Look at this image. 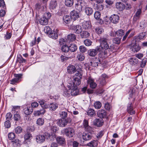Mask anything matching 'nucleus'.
I'll return each instance as SVG.
<instances>
[{"label":"nucleus","mask_w":147,"mask_h":147,"mask_svg":"<svg viewBox=\"0 0 147 147\" xmlns=\"http://www.w3.org/2000/svg\"><path fill=\"white\" fill-rule=\"evenodd\" d=\"M61 50L64 52H67L69 51V47L66 45H63L61 47Z\"/></svg>","instance_id":"13d9d810"},{"label":"nucleus","mask_w":147,"mask_h":147,"mask_svg":"<svg viewBox=\"0 0 147 147\" xmlns=\"http://www.w3.org/2000/svg\"><path fill=\"white\" fill-rule=\"evenodd\" d=\"M104 107L105 109L108 111H110L112 108L111 105L108 102L105 104Z\"/></svg>","instance_id":"e2e57ef3"},{"label":"nucleus","mask_w":147,"mask_h":147,"mask_svg":"<svg viewBox=\"0 0 147 147\" xmlns=\"http://www.w3.org/2000/svg\"><path fill=\"white\" fill-rule=\"evenodd\" d=\"M57 123L60 127H64L67 123L71 121V119L69 118L67 119L61 118L57 120Z\"/></svg>","instance_id":"20e7f679"},{"label":"nucleus","mask_w":147,"mask_h":147,"mask_svg":"<svg viewBox=\"0 0 147 147\" xmlns=\"http://www.w3.org/2000/svg\"><path fill=\"white\" fill-rule=\"evenodd\" d=\"M57 6V3L56 1H52L49 5V7L51 9H53L56 8Z\"/></svg>","instance_id":"79ce46f5"},{"label":"nucleus","mask_w":147,"mask_h":147,"mask_svg":"<svg viewBox=\"0 0 147 147\" xmlns=\"http://www.w3.org/2000/svg\"><path fill=\"white\" fill-rule=\"evenodd\" d=\"M70 16L71 19L76 20L78 18L79 15L76 11L73 10L70 12Z\"/></svg>","instance_id":"dca6fc26"},{"label":"nucleus","mask_w":147,"mask_h":147,"mask_svg":"<svg viewBox=\"0 0 147 147\" xmlns=\"http://www.w3.org/2000/svg\"><path fill=\"white\" fill-rule=\"evenodd\" d=\"M107 78V76L106 74H102L101 75L99 79V82L100 85L103 86L106 84V80Z\"/></svg>","instance_id":"f8f14e48"},{"label":"nucleus","mask_w":147,"mask_h":147,"mask_svg":"<svg viewBox=\"0 0 147 147\" xmlns=\"http://www.w3.org/2000/svg\"><path fill=\"white\" fill-rule=\"evenodd\" d=\"M67 87L69 89H70L71 94L72 96H76L78 94V91L77 87L72 86V84L70 83L67 84Z\"/></svg>","instance_id":"0eeeda50"},{"label":"nucleus","mask_w":147,"mask_h":147,"mask_svg":"<svg viewBox=\"0 0 147 147\" xmlns=\"http://www.w3.org/2000/svg\"><path fill=\"white\" fill-rule=\"evenodd\" d=\"M121 38L116 36V38H114L113 39V42L114 43L119 44L120 43Z\"/></svg>","instance_id":"4d7b16f0"},{"label":"nucleus","mask_w":147,"mask_h":147,"mask_svg":"<svg viewBox=\"0 0 147 147\" xmlns=\"http://www.w3.org/2000/svg\"><path fill=\"white\" fill-rule=\"evenodd\" d=\"M51 16L50 13L48 12L45 13L44 16L40 19L39 22L40 24L43 25H47L48 23V20Z\"/></svg>","instance_id":"7ed1b4c3"},{"label":"nucleus","mask_w":147,"mask_h":147,"mask_svg":"<svg viewBox=\"0 0 147 147\" xmlns=\"http://www.w3.org/2000/svg\"><path fill=\"white\" fill-rule=\"evenodd\" d=\"M130 47L132 49V51L134 52H137L140 49V47L139 45L136 44H131Z\"/></svg>","instance_id":"c85d7f7f"},{"label":"nucleus","mask_w":147,"mask_h":147,"mask_svg":"<svg viewBox=\"0 0 147 147\" xmlns=\"http://www.w3.org/2000/svg\"><path fill=\"white\" fill-rule=\"evenodd\" d=\"M20 106H13L12 109V113L14 112L15 113H18V112L20 111Z\"/></svg>","instance_id":"603ef678"},{"label":"nucleus","mask_w":147,"mask_h":147,"mask_svg":"<svg viewBox=\"0 0 147 147\" xmlns=\"http://www.w3.org/2000/svg\"><path fill=\"white\" fill-rule=\"evenodd\" d=\"M57 142L59 144H63L65 143V139L61 136H58L56 138Z\"/></svg>","instance_id":"7c9ffc66"},{"label":"nucleus","mask_w":147,"mask_h":147,"mask_svg":"<svg viewBox=\"0 0 147 147\" xmlns=\"http://www.w3.org/2000/svg\"><path fill=\"white\" fill-rule=\"evenodd\" d=\"M67 38L68 40L70 41H74L76 38V35L75 34H71L68 35Z\"/></svg>","instance_id":"e433bc0d"},{"label":"nucleus","mask_w":147,"mask_h":147,"mask_svg":"<svg viewBox=\"0 0 147 147\" xmlns=\"http://www.w3.org/2000/svg\"><path fill=\"white\" fill-rule=\"evenodd\" d=\"M88 84H89L90 88H95L97 84L94 82V80L90 78L88 80Z\"/></svg>","instance_id":"c756f323"},{"label":"nucleus","mask_w":147,"mask_h":147,"mask_svg":"<svg viewBox=\"0 0 147 147\" xmlns=\"http://www.w3.org/2000/svg\"><path fill=\"white\" fill-rule=\"evenodd\" d=\"M76 58L79 61H82L84 59L85 57L84 54L80 53L78 55Z\"/></svg>","instance_id":"5fc2aeb1"},{"label":"nucleus","mask_w":147,"mask_h":147,"mask_svg":"<svg viewBox=\"0 0 147 147\" xmlns=\"http://www.w3.org/2000/svg\"><path fill=\"white\" fill-rule=\"evenodd\" d=\"M97 115L100 118H105L106 116V112L103 109L99 110L98 113Z\"/></svg>","instance_id":"393cba45"},{"label":"nucleus","mask_w":147,"mask_h":147,"mask_svg":"<svg viewBox=\"0 0 147 147\" xmlns=\"http://www.w3.org/2000/svg\"><path fill=\"white\" fill-rule=\"evenodd\" d=\"M95 32L98 34H101L104 31L103 29L101 27H98L95 29Z\"/></svg>","instance_id":"6e6d98bb"},{"label":"nucleus","mask_w":147,"mask_h":147,"mask_svg":"<svg viewBox=\"0 0 147 147\" xmlns=\"http://www.w3.org/2000/svg\"><path fill=\"white\" fill-rule=\"evenodd\" d=\"M82 26L84 29L87 30L90 28L91 27V24L89 21H84L82 23Z\"/></svg>","instance_id":"a878e982"},{"label":"nucleus","mask_w":147,"mask_h":147,"mask_svg":"<svg viewBox=\"0 0 147 147\" xmlns=\"http://www.w3.org/2000/svg\"><path fill=\"white\" fill-rule=\"evenodd\" d=\"M147 62V60L146 59H143L140 63V67L142 68L144 67L146 65Z\"/></svg>","instance_id":"69168bd1"},{"label":"nucleus","mask_w":147,"mask_h":147,"mask_svg":"<svg viewBox=\"0 0 147 147\" xmlns=\"http://www.w3.org/2000/svg\"><path fill=\"white\" fill-rule=\"evenodd\" d=\"M21 116L18 113H14L13 119L15 121H18L21 119Z\"/></svg>","instance_id":"49530a36"},{"label":"nucleus","mask_w":147,"mask_h":147,"mask_svg":"<svg viewBox=\"0 0 147 147\" xmlns=\"http://www.w3.org/2000/svg\"><path fill=\"white\" fill-rule=\"evenodd\" d=\"M71 28L74 30V32L77 34L80 33L82 30V27L80 25H72Z\"/></svg>","instance_id":"9d476101"},{"label":"nucleus","mask_w":147,"mask_h":147,"mask_svg":"<svg viewBox=\"0 0 147 147\" xmlns=\"http://www.w3.org/2000/svg\"><path fill=\"white\" fill-rule=\"evenodd\" d=\"M84 43L86 46H89L91 45L92 42L90 40L86 39L84 40Z\"/></svg>","instance_id":"052dcab7"},{"label":"nucleus","mask_w":147,"mask_h":147,"mask_svg":"<svg viewBox=\"0 0 147 147\" xmlns=\"http://www.w3.org/2000/svg\"><path fill=\"white\" fill-rule=\"evenodd\" d=\"M74 3L73 0H65V4L68 7L71 6Z\"/></svg>","instance_id":"de8ad7c7"},{"label":"nucleus","mask_w":147,"mask_h":147,"mask_svg":"<svg viewBox=\"0 0 147 147\" xmlns=\"http://www.w3.org/2000/svg\"><path fill=\"white\" fill-rule=\"evenodd\" d=\"M69 51L72 52L76 51L77 48L76 45L74 44H71L69 47Z\"/></svg>","instance_id":"4c0bfd02"},{"label":"nucleus","mask_w":147,"mask_h":147,"mask_svg":"<svg viewBox=\"0 0 147 147\" xmlns=\"http://www.w3.org/2000/svg\"><path fill=\"white\" fill-rule=\"evenodd\" d=\"M117 32V36L121 38L122 36L124 34V31L122 30H119Z\"/></svg>","instance_id":"864d4df0"},{"label":"nucleus","mask_w":147,"mask_h":147,"mask_svg":"<svg viewBox=\"0 0 147 147\" xmlns=\"http://www.w3.org/2000/svg\"><path fill=\"white\" fill-rule=\"evenodd\" d=\"M40 105L42 108H45V109L47 108L48 107V105H47L44 100H40L38 101Z\"/></svg>","instance_id":"c03bdc74"},{"label":"nucleus","mask_w":147,"mask_h":147,"mask_svg":"<svg viewBox=\"0 0 147 147\" xmlns=\"http://www.w3.org/2000/svg\"><path fill=\"white\" fill-rule=\"evenodd\" d=\"M111 22L113 24L118 23L119 20V16L116 14H114L112 15L110 18Z\"/></svg>","instance_id":"1a4fd4ad"},{"label":"nucleus","mask_w":147,"mask_h":147,"mask_svg":"<svg viewBox=\"0 0 147 147\" xmlns=\"http://www.w3.org/2000/svg\"><path fill=\"white\" fill-rule=\"evenodd\" d=\"M15 135L14 133L13 132L10 133L8 134V137L10 140H12L15 138Z\"/></svg>","instance_id":"0e129e2a"},{"label":"nucleus","mask_w":147,"mask_h":147,"mask_svg":"<svg viewBox=\"0 0 147 147\" xmlns=\"http://www.w3.org/2000/svg\"><path fill=\"white\" fill-rule=\"evenodd\" d=\"M116 7L119 11H122L125 8V5L121 2H117L115 5Z\"/></svg>","instance_id":"bb28decb"},{"label":"nucleus","mask_w":147,"mask_h":147,"mask_svg":"<svg viewBox=\"0 0 147 147\" xmlns=\"http://www.w3.org/2000/svg\"><path fill=\"white\" fill-rule=\"evenodd\" d=\"M71 94L70 89L69 90L67 89H65L63 91V95L65 97H69Z\"/></svg>","instance_id":"09e8293b"},{"label":"nucleus","mask_w":147,"mask_h":147,"mask_svg":"<svg viewBox=\"0 0 147 147\" xmlns=\"http://www.w3.org/2000/svg\"><path fill=\"white\" fill-rule=\"evenodd\" d=\"M98 144L97 142L95 140L92 141L87 144L88 146L95 147L97 146Z\"/></svg>","instance_id":"37998d69"},{"label":"nucleus","mask_w":147,"mask_h":147,"mask_svg":"<svg viewBox=\"0 0 147 147\" xmlns=\"http://www.w3.org/2000/svg\"><path fill=\"white\" fill-rule=\"evenodd\" d=\"M109 40L108 36L106 35L100 38L99 39L100 45L97 46L95 49H91L88 51V55L92 57L94 56L98 51L102 55H106L107 54V50L109 52L112 51L114 49L113 45L109 46L107 43V41Z\"/></svg>","instance_id":"f257e3e1"},{"label":"nucleus","mask_w":147,"mask_h":147,"mask_svg":"<svg viewBox=\"0 0 147 147\" xmlns=\"http://www.w3.org/2000/svg\"><path fill=\"white\" fill-rule=\"evenodd\" d=\"M71 18L68 15H64L63 17V22L66 24H68L70 23L71 20Z\"/></svg>","instance_id":"f704fd0d"},{"label":"nucleus","mask_w":147,"mask_h":147,"mask_svg":"<svg viewBox=\"0 0 147 147\" xmlns=\"http://www.w3.org/2000/svg\"><path fill=\"white\" fill-rule=\"evenodd\" d=\"M58 30L57 29L54 30L51 32L50 34H49L48 36L49 37L53 39H56L58 38Z\"/></svg>","instance_id":"412c9836"},{"label":"nucleus","mask_w":147,"mask_h":147,"mask_svg":"<svg viewBox=\"0 0 147 147\" xmlns=\"http://www.w3.org/2000/svg\"><path fill=\"white\" fill-rule=\"evenodd\" d=\"M83 75V71L81 69H78L77 70L75 76L80 78H82Z\"/></svg>","instance_id":"58836bf2"},{"label":"nucleus","mask_w":147,"mask_h":147,"mask_svg":"<svg viewBox=\"0 0 147 147\" xmlns=\"http://www.w3.org/2000/svg\"><path fill=\"white\" fill-rule=\"evenodd\" d=\"M127 110L128 113L130 115L134 114L135 113V111L133 110L132 105L131 102L128 104L127 106Z\"/></svg>","instance_id":"5701e85b"},{"label":"nucleus","mask_w":147,"mask_h":147,"mask_svg":"<svg viewBox=\"0 0 147 147\" xmlns=\"http://www.w3.org/2000/svg\"><path fill=\"white\" fill-rule=\"evenodd\" d=\"M73 81V84H72V86L73 87H77L81 84V79L82 78H80L78 77H75Z\"/></svg>","instance_id":"2eb2a0df"},{"label":"nucleus","mask_w":147,"mask_h":147,"mask_svg":"<svg viewBox=\"0 0 147 147\" xmlns=\"http://www.w3.org/2000/svg\"><path fill=\"white\" fill-rule=\"evenodd\" d=\"M101 63V61L98 58H94L90 61L89 65L94 67H96Z\"/></svg>","instance_id":"423d86ee"},{"label":"nucleus","mask_w":147,"mask_h":147,"mask_svg":"<svg viewBox=\"0 0 147 147\" xmlns=\"http://www.w3.org/2000/svg\"><path fill=\"white\" fill-rule=\"evenodd\" d=\"M93 106L96 109H99L102 107V104L99 101L95 102L93 104Z\"/></svg>","instance_id":"a19ab883"},{"label":"nucleus","mask_w":147,"mask_h":147,"mask_svg":"<svg viewBox=\"0 0 147 147\" xmlns=\"http://www.w3.org/2000/svg\"><path fill=\"white\" fill-rule=\"evenodd\" d=\"M94 17L96 19H99L101 16L100 12L98 11L95 12L94 14Z\"/></svg>","instance_id":"680f3d73"},{"label":"nucleus","mask_w":147,"mask_h":147,"mask_svg":"<svg viewBox=\"0 0 147 147\" xmlns=\"http://www.w3.org/2000/svg\"><path fill=\"white\" fill-rule=\"evenodd\" d=\"M82 138L83 140L85 141L89 140L92 138V134L90 132H84L82 135Z\"/></svg>","instance_id":"4468645a"},{"label":"nucleus","mask_w":147,"mask_h":147,"mask_svg":"<svg viewBox=\"0 0 147 147\" xmlns=\"http://www.w3.org/2000/svg\"><path fill=\"white\" fill-rule=\"evenodd\" d=\"M33 111V109L32 107H27L24 109V112L26 115L31 114Z\"/></svg>","instance_id":"cd10ccee"},{"label":"nucleus","mask_w":147,"mask_h":147,"mask_svg":"<svg viewBox=\"0 0 147 147\" xmlns=\"http://www.w3.org/2000/svg\"><path fill=\"white\" fill-rule=\"evenodd\" d=\"M5 126L6 128H9L11 127V124L9 121L7 120L5 122Z\"/></svg>","instance_id":"774afa93"},{"label":"nucleus","mask_w":147,"mask_h":147,"mask_svg":"<svg viewBox=\"0 0 147 147\" xmlns=\"http://www.w3.org/2000/svg\"><path fill=\"white\" fill-rule=\"evenodd\" d=\"M104 5L102 3H97L94 7L95 9L99 11H101L103 9Z\"/></svg>","instance_id":"ea45409f"},{"label":"nucleus","mask_w":147,"mask_h":147,"mask_svg":"<svg viewBox=\"0 0 147 147\" xmlns=\"http://www.w3.org/2000/svg\"><path fill=\"white\" fill-rule=\"evenodd\" d=\"M80 33V36L82 38H86L89 36V32L85 31H82Z\"/></svg>","instance_id":"c9c22d12"},{"label":"nucleus","mask_w":147,"mask_h":147,"mask_svg":"<svg viewBox=\"0 0 147 147\" xmlns=\"http://www.w3.org/2000/svg\"><path fill=\"white\" fill-rule=\"evenodd\" d=\"M80 51L82 53L85 52L86 51V48L84 46H81L79 47Z\"/></svg>","instance_id":"338daca9"},{"label":"nucleus","mask_w":147,"mask_h":147,"mask_svg":"<svg viewBox=\"0 0 147 147\" xmlns=\"http://www.w3.org/2000/svg\"><path fill=\"white\" fill-rule=\"evenodd\" d=\"M130 63L133 65H137L138 63L139 60L136 57H131L129 59Z\"/></svg>","instance_id":"aec40b11"},{"label":"nucleus","mask_w":147,"mask_h":147,"mask_svg":"<svg viewBox=\"0 0 147 147\" xmlns=\"http://www.w3.org/2000/svg\"><path fill=\"white\" fill-rule=\"evenodd\" d=\"M142 12L141 9H139L137 10L133 18V21L134 22H136L139 19Z\"/></svg>","instance_id":"ddd939ff"},{"label":"nucleus","mask_w":147,"mask_h":147,"mask_svg":"<svg viewBox=\"0 0 147 147\" xmlns=\"http://www.w3.org/2000/svg\"><path fill=\"white\" fill-rule=\"evenodd\" d=\"M103 121L102 119H96L93 121V124L97 126L100 127L103 125Z\"/></svg>","instance_id":"f3484780"},{"label":"nucleus","mask_w":147,"mask_h":147,"mask_svg":"<svg viewBox=\"0 0 147 147\" xmlns=\"http://www.w3.org/2000/svg\"><path fill=\"white\" fill-rule=\"evenodd\" d=\"M86 3L83 1H79L75 4V7L76 9L79 12L82 11V8L85 7Z\"/></svg>","instance_id":"39448f33"},{"label":"nucleus","mask_w":147,"mask_h":147,"mask_svg":"<svg viewBox=\"0 0 147 147\" xmlns=\"http://www.w3.org/2000/svg\"><path fill=\"white\" fill-rule=\"evenodd\" d=\"M63 131V135H65L67 137L69 138L73 137L75 134L74 129L72 127L66 128L64 129Z\"/></svg>","instance_id":"f03ea898"},{"label":"nucleus","mask_w":147,"mask_h":147,"mask_svg":"<svg viewBox=\"0 0 147 147\" xmlns=\"http://www.w3.org/2000/svg\"><path fill=\"white\" fill-rule=\"evenodd\" d=\"M45 139V136L43 135H38L36 138V141L39 143H41L44 142Z\"/></svg>","instance_id":"6ab92c4d"},{"label":"nucleus","mask_w":147,"mask_h":147,"mask_svg":"<svg viewBox=\"0 0 147 147\" xmlns=\"http://www.w3.org/2000/svg\"><path fill=\"white\" fill-rule=\"evenodd\" d=\"M49 107L50 110L54 111L57 108L58 105L56 103H51L50 104Z\"/></svg>","instance_id":"72a5a7b5"},{"label":"nucleus","mask_w":147,"mask_h":147,"mask_svg":"<svg viewBox=\"0 0 147 147\" xmlns=\"http://www.w3.org/2000/svg\"><path fill=\"white\" fill-rule=\"evenodd\" d=\"M32 134L30 133L27 132L26 133L24 136V138L25 140L24 142V144H26V140H29L32 138Z\"/></svg>","instance_id":"2f4dec72"},{"label":"nucleus","mask_w":147,"mask_h":147,"mask_svg":"<svg viewBox=\"0 0 147 147\" xmlns=\"http://www.w3.org/2000/svg\"><path fill=\"white\" fill-rule=\"evenodd\" d=\"M45 108L42 107V109L36 111L35 112V115L36 116H38L41 114H44L46 112Z\"/></svg>","instance_id":"473e14b6"},{"label":"nucleus","mask_w":147,"mask_h":147,"mask_svg":"<svg viewBox=\"0 0 147 147\" xmlns=\"http://www.w3.org/2000/svg\"><path fill=\"white\" fill-rule=\"evenodd\" d=\"M45 138L49 141L53 140L55 138V136L54 133L51 134L46 133L45 135Z\"/></svg>","instance_id":"a211bd4d"},{"label":"nucleus","mask_w":147,"mask_h":147,"mask_svg":"<svg viewBox=\"0 0 147 147\" xmlns=\"http://www.w3.org/2000/svg\"><path fill=\"white\" fill-rule=\"evenodd\" d=\"M44 119L41 118H39L36 121L37 124L39 126H41L42 125L44 124Z\"/></svg>","instance_id":"8fccbe9b"},{"label":"nucleus","mask_w":147,"mask_h":147,"mask_svg":"<svg viewBox=\"0 0 147 147\" xmlns=\"http://www.w3.org/2000/svg\"><path fill=\"white\" fill-rule=\"evenodd\" d=\"M84 12L88 16L92 15L93 12V10L91 7H86V5L84 7Z\"/></svg>","instance_id":"4be33fe9"},{"label":"nucleus","mask_w":147,"mask_h":147,"mask_svg":"<svg viewBox=\"0 0 147 147\" xmlns=\"http://www.w3.org/2000/svg\"><path fill=\"white\" fill-rule=\"evenodd\" d=\"M67 72L70 74L74 73L76 71V68L72 65H70L67 67Z\"/></svg>","instance_id":"b1692460"},{"label":"nucleus","mask_w":147,"mask_h":147,"mask_svg":"<svg viewBox=\"0 0 147 147\" xmlns=\"http://www.w3.org/2000/svg\"><path fill=\"white\" fill-rule=\"evenodd\" d=\"M83 125L85 130L87 131H91L92 130V128L89 125L88 121L85 119L83 122Z\"/></svg>","instance_id":"9b49d317"},{"label":"nucleus","mask_w":147,"mask_h":147,"mask_svg":"<svg viewBox=\"0 0 147 147\" xmlns=\"http://www.w3.org/2000/svg\"><path fill=\"white\" fill-rule=\"evenodd\" d=\"M59 114L61 117L62 118L65 119L67 117V113L66 111H61L60 113Z\"/></svg>","instance_id":"bf43d9fd"},{"label":"nucleus","mask_w":147,"mask_h":147,"mask_svg":"<svg viewBox=\"0 0 147 147\" xmlns=\"http://www.w3.org/2000/svg\"><path fill=\"white\" fill-rule=\"evenodd\" d=\"M14 75L15 78L10 80V84H15L16 83H17L19 80L22 78V74H14Z\"/></svg>","instance_id":"6e6552de"},{"label":"nucleus","mask_w":147,"mask_h":147,"mask_svg":"<svg viewBox=\"0 0 147 147\" xmlns=\"http://www.w3.org/2000/svg\"><path fill=\"white\" fill-rule=\"evenodd\" d=\"M45 32L49 35L52 32L51 28L48 26H47L45 27L44 28Z\"/></svg>","instance_id":"3c124183"},{"label":"nucleus","mask_w":147,"mask_h":147,"mask_svg":"<svg viewBox=\"0 0 147 147\" xmlns=\"http://www.w3.org/2000/svg\"><path fill=\"white\" fill-rule=\"evenodd\" d=\"M87 113L88 116L92 117L95 114V111L94 109H90L87 111Z\"/></svg>","instance_id":"a18cd8bd"}]
</instances>
